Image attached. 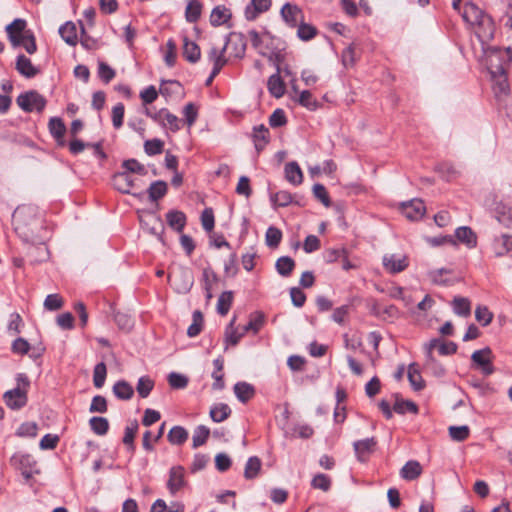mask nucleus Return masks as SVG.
<instances>
[{
  "label": "nucleus",
  "instance_id": "f257e3e1",
  "mask_svg": "<svg viewBox=\"0 0 512 512\" xmlns=\"http://www.w3.org/2000/svg\"><path fill=\"white\" fill-rule=\"evenodd\" d=\"M12 223L15 232L26 242L42 240L45 230L43 215L34 205L18 206L13 215Z\"/></svg>",
  "mask_w": 512,
  "mask_h": 512
},
{
  "label": "nucleus",
  "instance_id": "f03ea898",
  "mask_svg": "<svg viewBox=\"0 0 512 512\" xmlns=\"http://www.w3.org/2000/svg\"><path fill=\"white\" fill-rule=\"evenodd\" d=\"M482 49L486 54L490 74L508 72L512 64V45L505 48L483 46Z\"/></svg>",
  "mask_w": 512,
  "mask_h": 512
},
{
  "label": "nucleus",
  "instance_id": "7ed1b4c3",
  "mask_svg": "<svg viewBox=\"0 0 512 512\" xmlns=\"http://www.w3.org/2000/svg\"><path fill=\"white\" fill-rule=\"evenodd\" d=\"M168 279L169 281H172L174 289L181 294L188 293L194 284L193 273L186 267H180L177 270L170 272Z\"/></svg>",
  "mask_w": 512,
  "mask_h": 512
},
{
  "label": "nucleus",
  "instance_id": "20e7f679",
  "mask_svg": "<svg viewBox=\"0 0 512 512\" xmlns=\"http://www.w3.org/2000/svg\"><path fill=\"white\" fill-rule=\"evenodd\" d=\"M16 102L25 112H32L34 110L41 112L44 110L47 103L46 99L35 90L20 94Z\"/></svg>",
  "mask_w": 512,
  "mask_h": 512
},
{
  "label": "nucleus",
  "instance_id": "39448f33",
  "mask_svg": "<svg viewBox=\"0 0 512 512\" xmlns=\"http://www.w3.org/2000/svg\"><path fill=\"white\" fill-rule=\"evenodd\" d=\"M471 360L476 368H479L483 375L489 376L494 373L495 369L492 364L493 353L489 347L476 350L471 355Z\"/></svg>",
  "mask_w": 512,
  "mask_h": 512
},
{
  "label": "nucleus",
  "instance_id": "423d86ee",
  "mask_svg": "<svg viewBox=\"0 0 512 512\" xmlns=\"http://www.w3.org/2000/svg\"><path fill=\"white\" fill-rule=\"evenodd\" d=\"M473 27L482 47L494 38L496 28L493 19L488 14H485Z\"/></svg>",
  "mask_w": 512,
  "mask_h": 512
},
{
  "label": "nucleus",
  "instance_id": "0eeeda50",
  "mask_svg": "<svg viewBox=\"0 0 512 512\" xmlns=\"http://www.w3.org/2000/svg\"><path fill=\"white\" fill-rule=\"evenodd\" d=\"M27 23L24 19L17 18L6 26L9 41L13 47H19L25 41Z\"/></svg>",
  "mask_w": 512,
  "mask_h": 512
},
{
  "label": "nucleus",
  "instance_id": "6e6552de",
  "mask_svg": "<svg viewBox=\"0 0 512 512\" xmlns=\"http://www.w3.org/2000/svg\"><path fill=\"white\" fill-rule=\"evenodd\" d=\"M11 465L21 471V474L26 478L32 477L33 468L36 461L33 456L28 453L17 452L10 459Z\"/></svg>",
  "mask_w": 512,
  "mask_h": 512
},
{
  "label": "nucleus",
  "instance_id": "1a4fd4ad",
  "mask_svg": "<svg viewBox=\"0 0 512 512\" xmlns=\"http://www.w3.org/2000/svg\"><path fill=\"white\" fill-rule=\"evenodd\" d=\"M6 405L13 410H19L26 406L28 402L27 390L16 387L4 393Z\"/></svg>",
  "mask_w": 512,
  "mask_h": 512
},
{
  "label": "nucleus",
  "instance_id": "9d476101",
  "mask_svg": "<svg viewBox=\"0 0 512 512\" xmlns=\"http://www.w3.org/2000/svg\"><path fill=\"white\" fill-rule=\"evenodd\" d=\"M186 484L185 470L182 466H173L169 471L167 488L172 495H175Z\"/></svg>",
  "mask_w": 512,
  "mask_h": 512
},
{
  "label": "nucleus",
  "instance_id": "9b49d317",
  "mask_svg": "<svg viewBox=\"0 0 512 512\" xmlns=\"http://www.w3.org/2000/svg\"><path fill=\"white\" fill-rule=\"evenodd\" d=\"M406 256H397L396 254H386L383 257V266L391 274L404 271L408 267Z\"/></svg>",
  "mask_w": 512,
  "mask_h": 512
},
{
  "label": "nucleus",
  "instance_id": "f8f14e48",
  "mask_svg": "<svg viewBox=\"0 0 512 512\" xmlns=\"http://www.w3.org/2000/svg\"><path fill=\"white\" fill-rule=\"evenodd\" d=\"M230 38H226L225 44L222 49H218L216 47H212L208 52V60L213 63V74L218 75L223 68V66L227 63L225 58V51L229 45Z\"/></svg>",
  "mask_w": 512,
  "mask_h": 512
},
{
  "label": "nucleus",
  "instance_id": "ddd939ff",
  "mask_svg": "<svg viewBox=\"0 0 512 512\" xmlns=\"http://www.w3.org/2000/svg\"><path fill=\"white\" fill-rule=\"evenodd\" d=\"M401 210L403 215L410 220H418L425 214V205L420 199H413L402 203Z\"/></svg>",
  "mask_w": 512,
  "mask_h": 512
},
{
  "label": "nucleus",
  "instance_id": "4468645a",
  "mask_svg": "<svg viewBox=\"0 0 512 512\" xmlns=\"http://www.w3.org/2000/svg\"><path fill=\"white\" fill-rule=\"evenodd\" d=\"M281 16L290 27H296L302 20H304L302 10L297 5L291 3L283 5L281 9Z\"/></svg>",
  "mask_w": 512,
  "mask_h": 512
},
{
  "label": "nucleus",
  "instance_id": "2eb2a0df",
  "mask_svg": "<svg viewBox=\"0 0 512 512\" xmlns=\"http://www.w3.org/2000/svg\"><path fill=\"white\" fill-rule=\"evenodd\" d=\"M48 128H49L50 134L55 139L57 145L61 146V147L65 146L66 140H65L64 136L66 133V126H65L63 120L59 117H52L49 120Z\"/></svg>",
  "mask_w": 512,
  "mask_h": 512
},
{
  "label": "nucleus",
  "instance_id": "dca6fc26",
  "mask_svg": "<svg viewBox=\"0 0 512 512\" xmlns=\"http://www.w3.org/2000/svg\"><path fill=\"white\" fill-rule=\"evenodd\" d=\"M112 185L119 192L123 194H130L131 189L134 186V180L124 171L117 172L112 177Z\"/></svg>",
  "mask_w": 512,
  "mask_h": 512
},
{
  "label": "nucleus",
  "instance_id": "f3484780",
  "mask_svg": "<svg viewBox=\"0 0 512 512\" xmlns=\"http://www.w3.org/2000/svg\"><path fill=\"white\" fill-rule=\"evenodd\" d=\"M252 139L254 142L255 149L259 154L270 141L269 129L261 124L253 127Z\"/></svg>",
  "mask_w": 512,
  "mask_h": 512
},
{
  "label": "nucleus",
  "instance_id": "a211bd4d",
  "mask_svg": "<svg viewBox=\"0 0 512 512\" xmlns=\"http://www.w3.org/2000/svg\"><path fill=\"white\" fill-rule=\"evenodd\" d=\"M377 441L374 437L358 440L353 443L355 454L359 461H365V456L375 450Z\"/></svg>",
  "mask_w": 512,
  "mask_h": 512
},
{
  "label": "nucleus",
  "instance_id": "6ab92c4d",
  "mask_svg": "<svg viewBox=\"0 0 512 512\" xmlns=\"http://www.w3.org/2000/svg\"><path fill=\"white\" fill-rule=\"evenodd\" d=\"M281 68L278 67L275 74L271 75L267 81L269 93L275 98H281L285 94V83L280 76Z\"/></svg>",
  "mask_w": 512,
  "mask_h": 512
},
{
  "label": "nucleus",
  "instance_id": "aec40b11",
  "mask_svg": "<svg viewBox=\"0 0 512 512\" xmlns=\"http://www.w3.org/2000/svg\"><path fill=\"white\" fill-rule=\"evenodd\" d=\"M486 13L474 3H465L462 11L463 20L472 27L484 17Z\"/></svg>",
  "mask_w": 512,
  "mask_h": 512
},
{
  "label": "nucleus",
  "instance_id": "412c9836",
  "mask_svg": "<svg viewBox=\"0 0 512 512\" xmlns=\"http://www.w3.org/2000/svg\"><path fill=\"white\" fill-rule=\"evenodd\" d=\"M16 70L26 78H33L40 72V70L32 64L31 60L23 54L17 56Z\"/></svg>",
  "mask_w": 512,
  "mask_h": 512
},
{
  "label": "nucleus",
  "instance_id": "4be33fe9",
  "mask_svg": "<svg viewBox=\"0 0 512 512\" xmlns=\"http://www.w3.org/2000/svg\"><path fill=\"white\" fill-rule=\"evenodd\" d=\"M233 390L237 399L242 403H247L255 396L256 393L254 386L244 381L237 382L234 385Z\"/></svg>",
  "mask_w": 512,
  "mask_h": 512
},
{
  "label": "nucleus",
  "instance_id": "5701e85b",
  "mask_svg": "<svg viewBox=\"0 0 512 512\" xmlns=\"http://www.w3.org/2000/svg\"><path fill=\"white\" fill-rule=\"evenodd\" d=\"M457 241L465 244L468 248H474L477 245V236L468 226L458 227L455 231Z\"/></svg>",
  "mask_w": 512,
  "mask_h": 512
},
{
  "label": "nucleus",
  "instance_id": "b1692460",
  "mask_svg": "<svg viewBox=\"0 0 512 512\" xmlns=\"http://www.w3.org/2000/svg\"><path fill=\"white\" fill-rule=\"evenodd\" d=\"M183 56L190 63H196L201 57L200 47L187 36L183 37Z\"/></svg>",
  "mask_w": 512,
  "mask_h": 512
},
{
  "label": "nucleus",
  "instance_id": "393cba45",
  "mask_svg": "<svg viewBox=\"0 0 512 512\" xmlns=\"http://www.w3.org/2000/svg\"><path fill=\"white\" fill-rule=\"evenodd\" d=\"M166 221L170 228L180 233L186 225V215L179 210H170L166 214Z\"/></svg>",
  "mask_w": 512,
  "mask_h": 512
},
{
  "label": "nucleus",
  "instance_id": "a878e982",
  "mask_svg": "<svg viewBox=\"0 0 512 512\" xmlns=\"http://www.w3.org/2000/svg\"><path fill=\"white\" fill-rule=\"evenodd\" d=\"M422 474V466L416 460H410L400 470V476L407 481H413Z\"/></svg>",
  "mask_w": 512,
  "mask_h": 512
},
{
  "label": "nucleus",
  "instance_id": "bb28decb",
  "mask_svg": "<svg viewBox=\"0 0 512 512\" xmlns=\"http://www.w3.org/2000/svg\"><path fill=\"white\" fill-rule=\"evenodd\" d=\"M491 78L493 80V89L495 94L498 95H507L510 91L507 72H499L491 74Z\"/></svg>",
  "mask_w": 512,
  "mask_h": 512
},
{
  "label": "nucleus",
  "instance_id": "cd10ccee",
  "mask_svg": "<svg viewBox=\"0 0 512 512\" xmlns=\"http://www.w3.org/2000/svg\"><path fill=\"white\" fill-rule=\"evenodd\" d=\"M59 34L62 39L70 46H75L78 42L77 28L75 23L68 21L59 28Z\"/></svg>",
  "mask_w": 512,
  "mask_h": 512
},
{
  "label": "nucleus",
  "instance_id": "c85d7f7f",
  "mask_svg": "<svg viewBox=\"0 0 512 512\" xmlns=\"http://www.w3.org/2000/svg\"><path fill=\"white\" fill-rule=\"evenodd\" d=\"M231 16L232 14L228 8L219 5L212 10L210 15V23L215 27L221 26L227 23Z\"/></svg>",
  "mask_w": 512,
  "mask_h": 512
},
{
  "label": "nucleus",
  "instance_id": "c756f323",
  "mask_svg": "<svg viewBox=\"0 0 512 512\" xmlns=\"http://www.w3.org/2000/svg\"><path fill=\"white\" fill-rule=\"evenodd\" d=\"M285 177L293 185L302 183L303 173L297 162L292 161L285 165Z\"/></svg>",
  "mask_w": 512,
  "mask_h": 512
},
{
  "label": "nucleus",
  "instance_id": "7c9ffc66",
  "mask_svg": "<svg viewBox=\"0 0 512 512\" xmlns=\"http://www.w3.org/2000/svg\"><path fill=\"white\" fill-rule=\"evenodd\" d=\"M213 365L214 371L212 373V378L214 379V382L212 384V388L214 390H222L225 387L223 374L224 361L221 357H218L213 361Z\"/></svg>",
  "mask_w": 512,
  "mask_h": 512
},
{
  "label": "nucleus",
  "instance_id": "2f4dec72",
  "mask_svg": "<svg viewBox=\"0 0 512 512\" xmlns=\"http://www.w3.org/2000/svg\"><path fill=\"white\" fill-rule=\"evenodd\" d=\"M231 413V408L227 404L217 403L211 407L209 414L214 422L220 423L226 420Z\"/></svg>",
  "mask_w": 512,
  "mask_h": 512
},
{
  "label": "nucleus",
  "instance_id": "473e14b6",
  "mask_svg": "<svg viewBox=\"0 0 512 512\" xmlns=\"http://www.w3.org/2000/svg\"><path fill=\"white\" fill-rule=\"evenodd\" d=\"M295 261L289 256H281L275 263V269L279 275L288 277L292 274L295 268Z\"/></svg>",
  "mask_w": 512,
  "mask_h": 512
},
{
  "label": "nucleus",
  "instance_id": "72a5a7b5",
  "mask_svg": "<svg viewBox=\"0 0 512 512\" xmlns=\"http://www.w3.org/2000/svg\"><path fill=\"white\" fill-rule=\"evenodd\" d=\"M168 191V186L165 181L157 180L150 184L147 192L151 201H158L163 198Z\"/></svg>",
  "mask_w": 512,
  "mask_h": 512
},
{
  "label": "nucleus",
  "instance_id": "f704fd0d",
  "mask_svg": "<svg viewBox=\"0 0 512 512\" xmlns=\"http://www.w3.org/2000/svg\"><path fill=\"white\" fill-rule=\"evenodd\" d=\"M113 393L118 399L129 400L134 395V389L125 380H120L114 384Z\"/></svg>",
  "mask_w": 512,
  "mask_h": 512
},
{
  "label": "nucleus",
  "instance_id": "c9c22d12",
  "mask_svg": "<svg viewBox=\"0 0 512 512\" xmlns=\"http://www.w3.org/2000/svg\"><path fill=\"white\" fill-rule=\"evenodd\" d=\"M152 225L148 221H141L142 227L150 234L157 236L163 242L164 224L159 216L152 217Z\"/></svg>",
  "mask_w": 512,
  "mask_h": 512
},
{
  "label": "nucleus",
  "instance_id": "e433bc0d",
  "mask_svg": "<svg viewBox=\"0 0 512 512\" xmlns=\"http://www.w3.org/2000/svg\"><path fill=\"white\" fill-rule=\"evenodd\" d=\"M167 438L173 445H182L188 439V431L182 426H174L170 429Z\"/></svg>",
  "mask_w": 512,
  "mask_h": 512
},
{
  "label": "nucleus",
  "instance_id": "4c0bfd02",
  "mask_svg": "<svg viewBox=\"0 0 512 512\" xmlns=\"http://www.w3.org/2000/svg\"><path fill=\"white\" fill-rule=\"evenodd\" d=\"M138 427L139 425L137 420H134L129 426H126L124 430V437L122 441L131 453H134L135 451L134 439L138 431Z\"/></svg>",
  "mask_w": 512,
  "mask_h": 512
},
{
  "label": "nucleus",
  "instance_id": "58836bf2",
  "mask_svg": "<svg viewBox=\"0 0 512 512\" xmlns=\"http://www.w3.org/2000/svg\"><path fill=\"white\" fill-rule=\"evenodd\" d=\"M408 380L415 391H420L425 386L424 380L415 363L410 364L408 367Z\"/></svg>",
  "mask_w": 512,
  "mask_h": 512
},
{
  "label": "nucleus",
  "instance_id": "ea45409f",
  "mask_svg": "<svg viewBox=\"0 0 512 512\" xmlns=\"http://www.w3.org/2000/svg\"><path fill=\"white\" fill-rule=\"evenodd\" d=\"M89 425L96 435L104 436L108 433L109 421L105 417L94 416L90 418Z\"/></svg>",
  "mask_w": 512,
  "mask_h": 512
},
{
  "label": "nucleus",
  "instance_id": "a19ab883",
  "mask_svg": "<svg viewBox=\"0 0 512 512\" xmlns=\"http://www.w3.org/2000/svg\"><path fill=\"white\" fill-rule=\"evenodd\" d=\"M438 343L437 339H433L430 341L427 351V362L426 365L428 368H431L436 376H443L445 374V369L439 365L433 355H432V349L435 348L436 344Z\"/></svg>",
  "mask_w": 512,
  "mask_h": 512
},
{
  "label": "nucleus",
  "instance_id": "79ce46f5",
  "mask_svg": "<svg viewBox=\"0 0 512 512\" xmlns=\"http://www.w3.org/2000/svg\"><path fill=\"white\" fill-rule=\"evenodd\" d=\"M202 4L198 0H189L185 10L186 20L195 23L201 16Z\"/></svg>",
  "mask_w": 512,
  "mask_h": 512
},
{
  "label": "nucleus",
  "instance_id": "37998d69",
  "mask_svg": "<svg viewBox=\"0 0 512 512\" xmlns=\"http://www.w3.org/2000/svg\"><path fill=\"white\" fill-rule=\"evenodd\" d=\"M254 9H246L245 15L248 20H254L258 14L267 11L271 6V0H252Z\"/></svg>",
  "mask_w": 512,
  "mask_h": 512
},
{
  "label": "nucleus",
  "instance_id": "c03bdc74",
  "mask_svg": "<svg viewBox=\"0 0 512 512\" xmlns=\"http://www.w3.org/2000/svg\"><path fill=\"white\" fill-rule=\"evenodd\" d=\"M453 310L457 315L467 317L471 313V303L465 297H454Z\"/></svg>",
  "mask_w": 512,
  "mask_h": 512
},
{
  "label": "nucleus",
  "instance_id": "a18cd8bd",
  "mask_svg": "<svg viewBox=\"0 0 512 512\" xmlns=\"http://www.w3.org/2000/svg\"><path fill=\"white\" fill-rule=\"evenodd\" d=\"M265 321L264 314L261 312H256L253 316H251L249 322L243 327L242 333H247L252 331L254 334H257L262 328Z\"/></svg>",
  "mask_w": 512,
  "mask_h": 512
},
{
  "label": "nucleus",
  "instance_id": "49530a36",
  "mask_svg": "<svg viewBox=\"0 0 512 512\" xmlns=\"http://www.w3.org/2000/svg\"><path fill=\"white\" fill-rule=\"evenodd\" d=\"M203 314L199 310H195L192 315V324L187 329L189 337H196L200 334L203 328Z\"/></svg>",
  "mask_w": 512,
  "mask_h": 512
},
{
  "label": "nucleus",
  "instance_id": "de8ad7c7",
  "mask_svg": "<svg viewBox=\"0 0 512 512\" xmlns=\"http://www.w3.org/2000/svg\"><path fill=\"white\" fill-rule=\"evenodd\" d=\"M296 27L297 36L302 41H309L313 39L318 33L316 27H314L311 24L305 23L304 20H302Z\"/></svg>",
  "mask_w": 512,
  "mask_h": 512
},
{
  "label": "nucleus",
  "instance_id": "09e8293b",
  "mask_svg": "<svg viewBox=\"0 0 512 512\" xmlns=\"http://www.w3.org/2000/svg\"><path fill=\"white\" fill-rule=\"evenodd\" d=\"M261 469V460L256 457H250L245 465L244 469V477L248 480L254 479L257 477L259 471Z\"/></svg>",
  "mask_w": 512,
  "mask_h": 512
},
{
  "label": "nucleus",
  "instance_id": "8fccbe9b",
  "mask_svg": "<svg viewBox=\"0 0 512 512\" xmlns=\"http://www.w3.org/2000/svg\"><path fill=\"white\" fill-rule=\"evenodd\" d=\"M282 240V232L279 228L275 226H270L265 234V242L266 245L272 249H275L279 246Z\"/></svg>",
  "mask_w": 512,
  "mask_h": 512
},
{
  "label": "nucleus",
  "instance_id": "3c124183",
  "mask_svg": "<svg viewBox=\"0 0 512 512\" xmlns=\"http://www.w3.org/2000/svg\"><path fill=\"white\" fill-rule=\"evenodd\" d=\"M232 302H233V292L232 291H224L218 298L217 312L220 315L225 316L229 312Z\"/></svg>",
  "mask_w": 512,
  "mask_h": 512
},
{
  "label": "nucleus",
  "instance_id": "603ef678",
  "mask_svg": "<svg viewBox=\"0 0 512 512\" xmlns=\"http://www.w3.org/2000/svg\"><path fill=\"white\" fill-rule=\"evenodd\" d=\"M210 435V430L208 427L204 425H199L195 428L193 437H192V446L193 448H198L206 443L208 437Z\"/></svg>",
  "mask_w": 512,
  "mask_h": 512
},
{
  "label": "nucleus",
  "instance_id": "864d4df0",
  "mask_svg": "<svg viewBox=\"0 0 512 512\" xmlns=\"http://www.w3.org/2000/svg\"><path fill=\"white\" fill-rule=\"evenodd\" d=\"M393 410L397 413V414H405L407 412H410L412 414H417L419 409H418V406L416 405V403H414L413 401L411 400H399L397 399L394 406H393Z\"/></svg>",
  "mask_w": 512,
  "mask_h": 512
},
{
  "label": "nucleus",
  "instance_id": "5fc2aeb1",
  "mask_svg": "<svg viewBox=\"0 0 512 512\" xmlns=\"http://www.w3.org/2000/svg\"><path fill=\"white\" fill-rule=\"evenodd\" d=\"M270 200L276 207H286L293 202V197L288 191H278L270 195Z\"/></svg>",
  "mask_w": 512,
  "mask_h": 512
},
{
  "label": "nucleus",
  "instance_id": "6e6d98bb",
  "mask_svg": "<svg viewBox=\"0 0 512 512\" xmlns=\"http://www.w3.org/2000/svg\"><path fill=\"white\" fill-rule=\"evenodd\" d=\"M226 38H230L229 44L235 42V56L242 57L246 50V40L242 33L232 32Z\"/></svg>",
  "mask_w": 512,
  "mask_h": 512
},
{
  "label": "nucleus",
  "instance_id": "4d7b16f0",
  "mask_svg": "<svg viewBox=\"0 0 512 512\" xmlns=\"http://www.w3.org/2000/svg\"><path fill=\"white\" fill-rule=\"evenodd\" d=\"M154 387V381L149 376L139 378L136 390L141 398H147Z\"/></svg>",
  "mask_w": 512,
  "mask_h": 512
},
{
  "label": "nucleus",
  "instance_id": "13d9d810",
  "mask_svg": "<svg viewBox=\"0 0 512 512\" xmlns=\"http://www.w3.org/2000/svg\"><path fill=\"white\" fill-rule=\"evenodd\" d=\"M122 168L126 173H136L139 175H146L147 170L143 164L138 162L136 159H127L122 162Z\"/></svg>",
  "mask_w": 512,
  "mask_h": 512
},
{
  "label": "nucleus",
  "instance_id": "bf43d9fd",
  "mask_svg": "<svg viewBox=\"0 0 512 512\" xmlns=\"http://www.w3.org/2000/svg\"><path fill=\"white\" fill-rule=\"evenodd\" d=\"M107 375V368L104 362L95 365L93 371V383L96 388H102Z\"/></svg>",
  "mask_w": 512,
  "mask_h": 512
},
{
  "label": "nucleus",
  "instance_id": "052dcab7",
  "mask_svg": "<svg viewBox=\"0 0 512 512\" xmlns=\"http://www.w3.org/2000/svg\"><path fill=\"white\" fill-rule=\"evenodd\" d=\"M235 320L236 318L233 317V319L230 321L229 325L225 330V342L232 346H236L241 340V338L244 336V333H237V331L233 329Z\"/></svg>",
  "mask_w": 512,
  "mask_h": 512
},
{
  "label": "nucleus",
  "instance_id": "680f3d73",
  "mask_svg": "<svg viewBox=\"0 0 512 512\" xmlns=\"http://www.w3.org/2000/svg\"><path fill=\"white\" fill-rule=\"evenodd\" d=\"M470 429L468 426H450L449 435L454 441L462 442L469 437Z\"/></svg>",
  "mask_w": 512,
  "mask_h": 512
},
{
  "label": "nucleus",
  "instance_id": "e2e57ef3",
  "mask_svg": "<svg viewBox=\"0 0 512 512\" xmlns=\"http://www.w3.org/2000/svg\"><path fill=\"white\" fill-rule=\"evenodd\" d=\"M164 142L160 139L146 140L144 143L145 153L152 156L162 153Z\"/></svg>",
  "mask_w": 512,
  "mask_h": 512
},
{
  "label": "nucleus",
  "instance_id": "0e129e2a",
  "mask_svg": "<svg viewBox=\"0 0 512 512\" xmlns=\"http://www.w3.org/2000/svg\"><path fill=\"white\" fill-rule=\"evenodd\" d=\"M313 194L325 207L331 206V200L324 185L320 183L314 184Z\"/></svg>",
  "mask_w": 512,
  "mask_h": 512
},
{
  "label": "nucleus",
  "instance_id": "69168bd1",
  "mask_svg": "<svg viewBox=\"0 0 512 512\" xmlns=\"http://www.w3.org/2000/svg\"><path fill=\"white\" fill-rule=\"evenodd\" d=\"M168 383L173 389H183L188 385V378L182 374L171 372L168 375Z\"/></svg>",
  "mask_w": 512,
  "mask_h": 512
},
{
  "label": "nucleus",
  "instance_id": "338daca9",
  "mask_svg": "<svg viewBox=\"0 0 512 512\" xmlns=\"http://www.w3.org/2000/svg\"><path fill=\"white\" fill-rule=\"evenodd\" d=\"M108 410L107 400L101 395H96L92 398L89 411L91 413H105Z\"/></svg>",
  "mask_w": 512,
  "mask_h": 512
},
{
  "label": "nucleus",
  "instance_id": "774afa93",
  "mask_svg": "<svg viewBox=\"0 0 512 512\" xmlns=\"http://www.w3.org/2000/svg\"><path fill=\"white\" fill-rule=\"evenodd\" d=\"M475 318L483 326H487L493 319V313L486 306H478L475 310Z\"/></svg>",
  "mask_w": 512,
  "mask_h": 512
}]
</instances>
